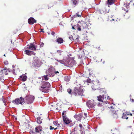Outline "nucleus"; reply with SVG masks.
I'll return each mask as SVG.
<instances>
[{"instance_id": "b1692460", "label": "nucleus", "mask_w": 134, "mask_h": 134, "mask_svg": "<svg viewBox=\"0 0 134 134\" xmlns=\"http://www.w3.org/2000/svg\"><path fill=\"white\" fill-rule=\"evenodd\" d=\"M129 114L128 113H125L123 114L122 116V118L123 119H127L129 118L128 116L129 115Z\"/></svg>"}, {"instance_id": "f704fd0d", "label": "nucleus", "mask_w": 134, "mask_h": 134, "mask_svg": "<svg viewBox=\"0 0 134 134\" xmlns=\"http://www.w3.org/2000/svg\"><path fill=\"white\" fill-rule=\"evenodd\" d=\"M81 15L82 13L78 12L76 13L75 16H76L77 17H81Z\"/></svg>"}, {"instance_id": "aec40b11", "label": "nucleus", "mask_w": 134, "mask_h": 134, "mask_svg": "<svg viewBox=\"0 0 134 134\" xmlns=\"http://www.w3.org/2000/svg\"><path fill=\"white\" fill-rule=\"evenodd\" d=\"M42 126H39L36 127L35 128V131L36 133H39L40 131H42Z\"/></svg>"}, {"instance_id": "603ef678", "label": "nucleus", "mask_w": 134, "mask_h": 134, "mask_svg": "<svg viewBox=\"0 0 134 134\" xmlns=\"http://www.w3.org/2000/svg\"><path fill=\"white\" fill-rule=\"evenodd\" d=\"M131 102H134V99H130Z\"/></svg>"}, {"instance_id": "13d9d810", "label": "nucleus", "mask_w": 134, "mask_h": 134, "mask_svg": "<svg viewBox=\"0 0 134 134\" xmlns=\"http://www.w3.org/2000/svg\"><path fill=\"white\" fill-rule=\"evenodd\" d=\"M4 56L5 57V54H4Z\"/></svg>"}, {"instance_id": "c03bdc74", "label": "nucleus", "mask_w": 134, "mask_h": 134, "mask_svg": "<svg viewBox=\"0 0 134 134\" xmlns=\"http://www.w3.org/2000/svg\"><path fill=\"white\" fill-rule=\"evenodd\" d=\"M3 76H1L0 77V80H2V79L3 80L4 79H3Z\"/></svg>"}, {"instance_id": "6e6d98bb", "label": "nucleus", "mask_w": 134, "mask_h": 134, "mask_svg": "<svg viewBox=\"0 0 134 134\" xmlns=\"http://www.w3.org/2000/svg\"><path fill=\"white\" fill-rule=\"evenodd\" d=\"M132 5L134 6V2L133 3Z\"/></svg>"}, {"instance_id": "dca6fc26", "label": "nucleus", "mask_w": 134, "mask_h": 134, "mask_svg": "<svg viewBox=\"0 0 134 134\" xmlns=\"http://www.w3.org/2000/svg\"><path fill=\"white\" fill-rule=\"evenodd\" d=\"M24 52L25 54L29 56H31L32 55H35L36 54L33 51L27 49L25 50Z\"/></svg>"}, {"instance_id": "ddd939ff", "label": "nucleus", "mask_w": 134, "mask_h": 134, "mask_svg": "<svg viewBox=\"0 0 134 134\" xmlns=\"http://www.w3.org/2000/svg\"><path fill=\"white\" fill-rule=\"evenodd\" d=\"M10 72L9 69H8L5 68L4 69L1 70L0 73L1 75H8V73Z\"/></svg>"}, {"instance_id": "58836bf2", "label": "nucleus", "mask_w": 134, "mask_h": 134, "mask_svg": "<svg viewBox=\"0 0 134 134\" xmlns=\"http://www.w3.org/2000/svg\"><path fill=\"white\" fill-rule=\"evenodd\" d=\"M67 91L68 93L70 94H72V91L71 89L70 88H69L68 89Z\"/></svg>"}, {"instance_id": "e2e57ef3", "label": "nucleus", "mask_w": 134, "mask_h": 134, "mask_svg": "<svg viewBox=\"0 0 134 134\" xmlns=\"http://www.w3.org/2000/svg\"><path fill=\"white\" fill-rule=\"evenodd\" d=\"M71 25L72 26V24H71Z\"/></svg>"}, {"instance_id": "e433bc0d", "label": "nucleus", "mask_w": 134, "mask_h": 134, "mask_svg": "<svg viewBox=\"0 0 134 134\" xmlns=\"http://www.w3.org/2000/svg\"><path fill=\"white\" fill-rule=\"evenodd\" d=\"M66 111H64L62 113V115L63 118H64V117H67V116L66 115Z\"/></svg>"}, {"instance_id": "c85d7f7f", "label": "nucleus", "mask_w": 134, "mask_h": 134, "mask_svg": "<svg viewBox=\"0 0 134 134\" xmlns=\"http://www.w3.org/2000/svg\"><path fill=\"white\" fill-rule=\"evenodd\" d=\"M53 5L54 4L53 3H50L46 6V9L50 8L51 7H52L53 6Z\"/></svg>"}, {"instance_id": "f03ea898", "label": "nucleus", "mask_w": 134, "mask_h": 134, "mask_svg": "<svg viewBox=\"0 0 134 134\" xmlns=\"http://www.w3.org/2000/svg\"><path fill=\"white\" fill-rule=\"evenodd\" d=\"M84 91L81 85L78 84L72 90V94L76 96H84Z\"/></svg>"}, {"instance_id": "f3484780", "label": "nucleus", "mask_w": 134, "mask_h": 134, "mask_svg": "<svg viewBox=\"0 0 134 134\" xmlns=\"http://www.w3.org/2000/svg\"><path fill=\"white\" fill-rule=\"evenodd\" d=\"M70 134H81L79 133V130L78 129V127H75L72 130Z\"/></svg>"}, {"instance_id": "0e129e2a", "label": "nucleus", "mask_w": 134, "mask_h": 134, "mask_svg": "<svg viewBox=\"0 0 134 134\" xmlns=\"http://www.w3.org/2000/svg\"><path fill=\"white\" fill-rule=\"evenodd\" d=\"M52 127H54V125H53V126H52Z\"/></svg>"}, {"instance_id": "6ab92c4d", "label": "nucleus", "mask_w": 134, "mask_h": 134, "mask_svg": "<svg viewBox=\"0 0 134 134\" xmlns=\"http://www.w3.org/2000/svg\"><path fill=\"white\" fill-rule=\"evenodd\" d=\"M93 82V86L94 87H95L97 89L99 86V85H100L99 83V81L97 80H96L95 81H94Z\"/></svg>"}, {"instance_id": "4468645a", "label": "nucleus", "mask_w": 134, "mask_h": 134, "mask_svg": "<svg viewBox=\"0 0 134 134\" xmlns=\"http://www.w3.org/2000/svg\"><path fill=\"white\" fill-rule=\"evenodd\" d=\"M79 126L80 129V130H79V132H80V133L81 134H85V130H88V129H87L88 128H87V129H86V127H83L82 126V125L80 124H79ZM84 127H85V126L84 125Z\"/></svg>"}, {"instance_id": "c9c22d12", "label": "nucleus", "mask_w": 134, "mask_h": 134, "mask_svg": "<svg viewBox=\"0 0 134 134\" xmlns=\"http://www.w3.org/2000/svg\"><path fill=\"white\" fill-rule=\"evenodd\" d=\"M30 133L33 134L35 133L36 132L35 131V130H34L33 128H31L30 130Z\"/></svg>"}, {"instance_id": "412c9836", "label": "nucleus", "mask_w": 134, "mask_h": 134, "mask_svg": "<svg viewBox=\"0 0 134 134\" xmlns=\"http://www.w3.org/2000/svg\"><path fill=\"white\" fill-rule=\"evenodd\" d=\"M27 78V76H20L19 79L20 81H25L26 80Z\"/></svg>"}, {"instance_id": "a878e982", "label": "nucleus", "mask_w": 134, "mask_h": 134, "mask_svg": "<svg viewBox=\"0 0 134 134\" xmlns=\"http://www.w3.org/2000/svg\"><path fill=\"white\" fill-rule=\"evenodd\" d=\"M119 115V113L117 111H115V113L113 112L112 114L113 117L115 119H117Z\"/></svg>"}, {"instance_id": "0eeeda50", "label": "nucleus", "mask_w": 134, "mask_h": 134, "mask_svg": "<svg viewBox=\"0 0 134 134\" xmlns=\"http://www.w3.org/2000/svg\"><path fill=\"white\" fill-rule=\"evenodd\" d=\"M25 102L27 104H31L32 103L35 99V97L32 95H28L24 98Z\"/></svg>"}, {"instance_id": "9b49d317", "label": "nucleus", "mask_w": 134, "mask_h": 134, "mask_svg": "<svg viewBox=\"0 0 134 134\" xmlns=\"http://www.w3.org/2000/svg\"><path fill=\"white\" fill-rule=\"evenodd\" d=\"M82 27L83 29H87L88 28V25L86 23H82L81 26L79 24L77 30L79 31H81L82 30Z\"/></svg>"}, {"instance_id": "7ed1b4c3", "label": "nucleus", "mask_w": 134, "mask_h": 134, "mask_svg": "<svg viewBox=\"0 0 134 134\" xmlns=\"http://www.w3.org/2000/svg\"><path fill=\"white\" fill-rule=\"evenodd\" d=\"M41 86H40V90L43 92L47 93L49 91V88L51 86L50 83L48 82L42 81Z\"/></svg>"}, {"instance_id": "cd10ccee", "label": "nucleus", "mask_w": 134, "mask_h": 134, "mask_svg": "<svg viewBox=\"0 0 134 134\" xmlns=\"http://www.w3.org/2000/svg\"><path fill=\"white\" fill-rule=\"evenodd\" d=\"M79 0H71L72 4L75 7L78 4Z\"/></svg>"}, {"instance_id": "393cba45", "label": "nucleus", "mask_w": 134, "mask_h": 134, "mask_svg": "<svg viewBox=\"0 0 134 134\" xmlns=\"http://www.w3.org/2000/svg\"><path fill=\"white\" fill-rule=\"evenodd\" d=\"M56 41L58 42V43L59 44L63 43L64 41L62 38L58 37L56 39Z\"/></svg>"}, {"instance_id": "69168bd1", "label": "nucleus", "mask_w": 134, "mask_h": 134, "mask_svg": "<svg viewBox=\"0 0 134 134\" xmlns=\"http://www.w3.org/2000/svg\"><path fill=\"white\" fill-rule=\"evenodd\" d=\"M82 52V51H80V52Z\"/></svg>"}, {"instance_id": "4be33fe9", "label": "nucleus", "mask_w": 134, "mask_h": 134, "mask_svg": "<svg viewBox=\"0 0 134 134\" xmlns=\"http://www.w3.org/2000/svg\"><path fill=\"white\" fill-rule=\"evenodd\" d=\"M63 121L66 124H69L70 122H71V121H70L69 119L67 117H65L63 118Z\"/></svg>"}, {"instance_id": "4c0bfd02", "label": "nucleus", "mask_w": 134, "mask_h": 134, "mask_svg": "<svg viewBox=\"0 0 134 134\" xmlns=\"http://www.w3.org/2000/svg\"><path fill=\"white\" fill-rule=\"evenodd\" d=\"M112 20H115L117 21H119L120 20V18L119 17H116L114 19H113Z\"/></svg>"}, {"instance_id": "8fccbe9b", "label": "nucleus", "mask_w": 134, "mask_h": 134, "mask_svg": "<svg viewBox=\"0 0 134 134\" xmlns=\"http://www.w3.org/2000/svg\"><path fill=\"white\" fill-rule=\"evenodd\" d=\"M111 109H114V108L113 107H112L111 106ZM111 110L113 111V112H114L115 111V110H112V109H111Z\"/></svg>"}, {"instance_id": "5fc2aeb1", "label": "nucleus", "mask_w": 134, "mask_h": 134, "mask_svg": "<svg viewBox=\"0 0 134 134\" xmlns=\"http://www.w3.org/2000/svg\"><path fill=\"white\" fill-rule=\"evenodd\" d=\"M129 113V115H130L131 116H132V114L130 113Z\"/></svg>"}, {"instance_id": "9d476101", "label": "nucleus", "mask_w": 134, "mask_h": 134, "mask_svg": "<svg viewBox=\"0 0 134 134\" xmlns=\"http://www.w3.org/2000/svg\"><path fill=\"white\" fill-rule=\"evenodd\" d=\"M26 50H30L32 51H35L36 47L35 46V45L32 43L30 44V45H28L25 48Z\"/></svg>"}, {"instance_id": "de8ad7c7", "label": "nucleus", "mask_w": 134, "mask_h": 134, "mask_svg": "<svg viewBox=\"0 0 134 134\" xmlns=\"http://www.w3.org/2000/svg\"><path fill=\"white\" fill-rule=\"evenodd\" d=\"M72 29L76 30V28L75 27V25H74V26H72Z\"/></svg>"}, {"instance_id": "39448f33", "label": "nucleus", "mask_w": 134, "mask_h": 134, "mask_svg": "<svg viewBox=\"0 0 134 134\" xmlns=\"http://www.w3.org/2000/svg\"><path fill=\"white\" fill-rule=\"evenodd\" d=\"M54 125H55L57 128V129H59L62 130L65 127V124L64 122L62 121L59 122L57 121H55L53 122Z\"/></svg>"}, {"instance_id": "09e8293b", "label": "nucleus", "mask_w": 134, "mask_h": 134, "mask_svg": "<svg viewBox=\"0 0 134 134\" xmlns=\"http://www.w3.org/2000/svg\"><path fill=\"white\" fill-rule=\"evenodd\" d=\"M55 34V33L53 32V31H52V33H51V34L52 35H54Z\"/></svg>"}, {"instance_id": "ea45409f", "label": "nucleus", "mask_w": 134, "mask_h": 134, "mask_svg": "<svg viewBox=\"0 0 134 134\" xmlns=\"http://www.w3.org/2000/svg\"><path fill=\"white\" fill-rule=\"evenodd\" d=\"M87 80L86 81H87V82L88 83H90L91 81V80L90 79V78L89 77H87Z\"/></svg>"}, {"instance_id": "7c9ffc66", "label": "nucleus", "mask_w": 134, "mask_h": 134, "mask_svg": "<svg viewBox=\"0 0 134 134\" xmlns=\"http://www.w3.org/2000/svg\"><path fill=\"white\" fill-rule=\"evenodd\" d=\"M87 72L89 74V75H92L95 74V72L93 70H92L91 71L88 70L87 71Z\"/></svg>"}, {"instance_id": "c756f323", "label": "nucleus", "mask_w": 134, "mask_h": 134, "mask_svg": "<svg viewBox=\"0 0 134 134\" xmlns=\"http://www.w3.org/2000/svg\"><path fill=\"white\" fill-rule=\"evenodd\" d=\"M70 76H65L64 78V80L67 82L69 81L70 79Z\"/></svg>"}, {"instance_id": "3c124183", "label": "nucleus", "mask_w": 134, "mask_h": 134, "mask_svg": "<svg viewBox=\"0 0 134 134\" xmlns=\"http://www.w3.org/2000/svg\"><path fill=\"white\" fill-rule=\"evenodd\" d=\"M41 32H44V30L43 29H41Z\"/></svg>"}, {"instance_id": "a19ab883", "label": "nucleus", "mask_w": 134, "mask_h": 134, "mask_svg": "<svg viewBox=\"0 0 134 134\" xmlns=\"http://www.w3.org/2000/svg\"><path fill=\"white\" fill-rule=\"evenodd\" d=\"M69 39L71 41H73L74 40V39L72 36H71L69 37Z\"/></svg>"}, {"instance_id": "5701e85b", "label": "nucleus", "mask_w": 134, "mask_h": 134, "mask_svg": "<svg viewBox=\"0 0 134 134\" xmlns=\"http://www.w3.org/2000/svg\"><path fill=\"white\" fill-rule=\"evenodd\" d=\"M98 100L99 101L101 102H103V100L105 98H106V97H104V96L103 95L102 96L100 95L98 96Z\"/></svg>"}, {"instance_id": "864d4df0", "label": "nucleus", "mask_w": 134, "mask_h": 134, "mask_svg": "<svg viewBox=\"0 0 134 134\" xmlns=\"http://www.w3.org/2000/svg\"><path fill=\"white\" fill-rule=\"evenodd\" d=\"M6 62H7V63H5V62H4V64H5V65H7V64H8V62H7V61H6Z\"/></svg>"}, {"instance_id": "338daca9", "label": "nucleus", "mask_w": 134, "mask_h": 134, "mask_svg": "<svg viewBox=\"0 0 134 134\" xmlns=\"http://www.w3.org/2000/svg\"><path fill=\"white\" fill-rule=\"evenodd\" d=\"M24 75H24H22V76H23V75Z\"/></svg>"}, {"instance_id": "37998d69", "label": "nucleus", "mask_w": 134, "mask_h": 134, "mask_svg": "<svg viewBox=\"0 0 134 134\" xmlns=\"http://www.w3.org/2000/svg\"><path fill=\"white\" fill-rule=\"evenodd\" d=\"M98 105L99 107L102 106H103L102 103H99L98 104Z\"/></svg>"}, {"instance_id": "f257e3e1", "label": "nucleus", "mask_w": 134, "mask_h": 134, "mask_svg": "<svg viewBox=\"0 0 134 134\" xmlns=\"http://www.w3.org/2000/svg\"><path fill=\"white\" fill-rule=\"evenodd\" d=\"M62 51L60 50H58L55 53H54V56L59 59V60L56 59H55L57 62H60L62 63L65 64L66 65L69 67H73L74 64L73 60L72 59H68L66 62L65 63V60L62 58L63 56L62 54Z\"/></svg>"}, {"instance_id": "1a4fd4ad", "label": "nucleus", "mask_w": 134, "mask_h": 134, "mask_svg": "<svg viewBox=\"0 0 134 134\" xmlns=\"http://www.w3.org/2000/svg\"><path fill=\"white\" fill-rule=\"evenodd\" d=\"M124 3L125 7L127 8H128L129 7L130 5L132 6L133 3L132 1H130V0H121Z\"/></svg>"}, {"instance_id": "2f4dec72", "label": "nucleus", "mask_w": 134, "mask_h": 134, "mask_svg": "<svg viewBox=\"0 0 134 134\" xmlns=\"http://www.w3.org/2000/svg\"><path fill=\"white\" fill-rule=\"evenodd\" d=\"M37 122L38 124H41L42 122V119L40 116L37 118Z\"/></svg>"}, {"instance_id": "4d7b16f0", "label": "nucleus", "mask_w": 134, "mask_h": 134, "mask_svg": "<svg viewBox=\"0 0 134 134\" xmlns=\"http://www.w3.org/2000/svg\"><path fill=\"white\" fill-rule=\"evenodd\" d=\"M73 125H74L73 124H72V125H70V126H72Z\"/></svg>"}, {"instance_id": "a18cd8bd", "label": "nucleus", "mask_w": 134, "mask_h": 134, "mask_svg": "<svg viewBox=\"0 0 134 134\" xmlns=\"http://www.w3.org/2000/svg\"><path fill=\"white\" fill-rule=\"evenodd\" d=\"M78 24H77L76 25H75V27L76 28V30L77 29V26H78Z\"/></svg>"}, {"instance_id": "423d86ee", "label": "nucleus", "mask_w": 134, "mask_h": 134, "mask_svg": "<svg viewBox=\"0 0 134 134\" xmlns=\"http://www.w3.org/2000/svg\"><path fill=\"white\" fill-rule=\"evenodd\" d=\"M12 102L15 104L18 105L19 104H23L25 103L24 98L22 97H20L19 98L15 99L12 101Z\"/></svg>"}, {"instance_id": "f8f14e48", "label": "nucleus", "mask_w": 134, "mask_h": 134, "mask_svg": "<svg viewBox=\"0 0 134 134\" xmlns=\"http://www.w3.org/2000/svg\"><path fill=\"white\" fill-rule=\"evenodd\" d=\"M49 79V77L48 76H41V77H39L37 79V83H40V82H42L44 79L47 81Z\"/></svg>"}, {"instance_id": "20e7f679", "label": "nucleus", "mask_w": 134, "mask_h": 134, "mask_svg": "<svg viewBox=\"0 0 134 134\" xmlns=\"http://www.w3.org/2000/svg\"><path fill=\"white\" fill-rule=\"evenodd\" d=\"M58 71H56L55 68L51 66H50L46 71L47 75H54L59 73Z\"/></svg>"}, {"instance_id": "bf43d9fd", "label": "nucleus", "mask_w": 134, "mask_h": 134, "mask_svg": "<svg viewBox=\"0 0 134 134\" xmlns=\"http://www.w3.org/2000/svg\"><path fill=\"white\" fill-rule=\"evenodd\" d=\"M11 42L12 43V40H11Z\"/></svg>"}, {"instance_id": "a211bd4d", "label": "nucleus", "mask_w": 134, "mask_h": 134, "mask_svg": "<svg viewBox=\"0 0 134 134\" xmlns=\"http://www.w3.org/2000/svg\"><path fill=\"white\" fill-rule=\"evenodd\" d=\"M28 23L31 25L33 24L34 23H36V20L32 17H30L29 18L28 20Z\"/></svg>"}, {"instance_id": "052dcab7", "label": "nucleus", "mask_w": 134, "mask_h": 134, "mask_svg": "<svg viewBox=\"0 0 134 134\" xmlns=\"http://www.w3.org/2000/svg\"><path fill=\"white\" fill-rule=\"evenodd\" d=\"M38 80H39V81H40V79H39Z\"/></svg>"}, {"instance_id": "680f3d73", "label": "nucleus", "mask_w": 134, "mask_h": 134, "mask_svg": "<svg viewBox=\"0 0 134 134\" xmlns=\"http://www.w3.org/2000/svg\"><path fill=\"white\" fill-rule=\"evenodd\" d=\"M86 125L87 126H88V124H86Z\"/></svg>"}, {"instance_id": "6e6552de", "label": "nucleus", "mask_w": 134, "mask_h": 134, "mask_svg": "<svg viewBox=\"0 0 134 134\" xmlns=\"http://www.w3.org/2000/svg\"><path fill=\"white\" fill-rule=\"evenodd\" d=\"M95 100H89L86 102V105L87 106L90 108H93L94 106L97 104Z\"/></svg>"}, {"instance_id": "49530a36", "label": "nucleus", "mask_w": 134, "mask_h": 134, "mask_svg": "<svg viewBox=\"0 0 134 134\" xmlns=\"http://www.w3.org/2000/svg\"><path fill=\"white\" fill-rule=\"evenodd\" d=\"M13 70L14 71H13V74L14 75H17V74H16L15 72L14 71V69H13Z\"/></svg>"}, {"instance_id": "774afa93", "label": "nucleus", "mask_w": 134, "mask_h": 134, "mask_svg": "<svg viewBox=\"0 0 134 134\" xmlns=\"http://www.w3.org/2000/svg\"><path fill=\"white\" fill-rule=\"evenodd\" d=\"M113 134H114L113 133Z\"/></svg>"}, {"instance_id": "bb28decb", "label": "nucleus", "mask_w": 134, "mask_h": 134, "mask_svg": "<svg viewBox=\"0 0 134 134\" xmlns=\"http://www.w3.org/2000/svg\"><path fill=\"white\" fill-rule=\"evenodd\" d=\"M74 117L77 120L80 121L81 118V116L80 115H75L74 116Z\"/></svg>"}, {"instance_id": "473e14b6", "label": "nucleus", "mask_w": 134, "mask_h": 134, "mask_svg": "<svg viewBox=\"0 0 134 134\" xmlns=\"http://www.w3.org/2000/svg\"><path fill=\"white\" fill-rule=\"evenodd\" d=\"M114 0H108L107 1V4L109 5H112L114 3Z\"/></svg>"}, {"instance_id": "79ce46f5", "label": "nucleus", "mask_w": 134, "mask_h": 134, "mask_svg": "<svg viewBox=\"0 0 134 134\" xmlns=\"http://www.w3.org/2000/svg\"><path fill=\"white\" fill-rule=\"evenodd\" d=\"M84 116H83V118L85 119L87 118V114L86 113H84Z\"/></svg>"}, {"instance_id": "72a5a7b5", "label": "nucleus", "mask_w": 134, "mask_h": 134, "mask_svg": "<svg viewBox=\"0 0 134 134\" xmlns=\"http://www.w3.org/2000/svg\"><path fill=\"white\" fill-rule=\"evenodd\" d=\"M56 126L54 125V127H52V126H50L49 127V129L50 130H54L55 131H56L57 130V128L56 127Z\"/></svg>"}, {"instance_id": "2eb2a0df", "label": "nucleus", "mask_w": 134, "mask_h": 134, "mask_svg": "<svg viewBox=\"0 0 134 134\" xmlns=\"http://www.w3.org/2000/svg\"><path fill=\"white\" fill-rule=\"evenodd\" d=\"M32 66L34 67H39L41 65L39 61L37 59L34 60L33 62Z\"/></svg>"}]
</instances>
